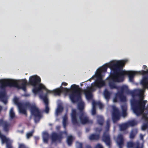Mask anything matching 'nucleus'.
Masks as SVG:
<instances>
[{
	"label": "nucleus",
	"instance_id": "obj_1",
	"mask_svg": "<svg viewBox=\"0 0 148 148\" xmlns=\"http://www.w3.org/2000/svg\"><path fill=\"white\" fill-rule=\"evenodd\" d=\"M126 62V61L123 60L122 62H118L111 66L114 69V72L112 76L114 81L118 82H122L124 80L125 75H127L130 81L132 82H133L134 76L137 73L133 71H126L123 70V67L124 66Z\"/></svg>",
	"mask_w": 148,
	"mask_h": 148
},
{
	"label": "nucleus",
	"instance_id": "obj_2",
	"mask_svg": "<svg viewBox=\"0 0 148 148\" xmlns=\"http://www.w3.org/2000/svg\"><path fill=\"white\" fill-rule=\"evenodd\" d=\"M14 103L16 104L18 108L19 112L27 116V113L25 108L29 109L32 115L34 117V120L35 122H38L42 117L41 112L35 104H32L28 102L23 104L18 102L17 98L14 99Z\"/></svg>",
	"mask_w": 148,
	"mask_h": 148
},
{
	"label": "nucleus",
	"instance_id": "obj_3",
	"mask_svg": "<svg viewBox=\"0 0 148 148\" xmlns=\"http://www.w3.org/2000/svg\"><path fill=\"white\" fill-rule=\"evenodd\" d=\"M95 76L97 79L92 84L91 86L88 87L87 89L83 90L86 98L88 100L92 98V92L96 89L95 87L100 88L105 85V82L103 80L102 75L100 73L96 74Z\"/></svg>",
	"mask_w": 148,
	"mask_h": 148
},
{
	"label": "nucleus",
	"instance_id": "obj_4",
	"mask_svg": "<svg viewBox=\"0 0 148 148\" xmlns=\"http://www.w3.org/2000/svg\"><path fill=\"white\" fill-rule=\"evenodd\" d=\"M139 99L136 100L133 98L131 100V104L134 113L137 116L142 114L145 110V107L147 101L143 100V97L139 95Z\"/></svg>",
	"mask_w": 148,
	"mask_h": 148
},
{
	"label": "nucleus",
	"instance_id": "obj_5",
	"mask_svg": "<svg viewBox=\"0 0 148 148\" xmlns=\"http://www.w3.org/2000/svg\"><path fill=\"white\" fill-rule=\"evenodd\" d=\"M71 115V121L74 125L79 126V122L77 120L78 117H79L80 123L82 124L92 123V121L89 119L88 117L85 112L78 114L76 110L72 109Z\"/></svg>",
	"mask_w": 148,
	"mask_h": 148
},
{
	"label": "nucleus",
	"instance_id": "obj_6",
	"mask_svg": "<svg viewBox=\"0 0 148 148\" xmlns=\"http://www.w3.org/2000/svg\"><path fill=\"white\" fill-rule=\"evenodd\" d=\"M21 85L18 84L17 82L11 79H2L0 80V88L5 89L6 87L9 86L14 87L18 89H22L24 91H26V86L27 84V81L26 79H22Z\"/></svg>",
	"mask_w": 148,
	"mask_h": 148
},
{
	"label": "nucleus",
	"instance_id": "obj_7",
	"mask_svg": "<svg viewBox=\"0 0 148 148\" xmlns=\"http://www.w3.org/2000/svg\"><path fill=\"white\" fill-rule=\"evenodd\" d=\"M71 88L72 91L69 97L72 102L75 103L81 99L82 90L78 85L74 84L71 86Z\"/></svg>",
	"mask_w": 148,
	"mask_h": 148
},
{
	"label": "nucleus",
	"instance_id": "obj_8",
	"mask_svg": "<svg viewBox=\"0 0 148 148\" xmlns=\"http://www.w3.org/2000/svg\"><path fill=\"white\" fill-rule=\"evenodd\" d=\"M129 90L127 86H122L121 88V91H118L115 94V97L113 99L114 101L117 102L119 100L122 102L125 101H126V98L123 93L125 92L126 94H128Z\"/></svg>",
	"mask_w": 148,
	"mask_h": 148
},
{
	"label": "nucleus",
	"instance_id": "obj_9",
	"mask_svg": "<svg viewBox=\"0 0 148 148\" xmlns=\"http://www.w3.org/2000/svg\"><path fill=\"white\" fill-rule=\"evenodd\" d=\"M121 113L118 108L114 106L112 107V119L114 123L116 122L120 119Z\"/></svg>",
	"mask_w": 148,
	"mask_h": 148
},
{
	"label": "nucleus",
	"instance_id": "obj_10",
	"mask_svg": "<svg viewBox=\"0 0 148 148\" xmlns=\"http://www.w3.org/2000/svg\"><path fill=\"white\" fill-rule=\"evenodd\" d=\"M40 77L37 75L30 76L29 78V84L34 87L39 84L41 82Z\"/></svg>",
	"mask_w": 148,
	"mask_h": 148
},
{
	"label": "nucleus",
	"instance_id": "obj_11",
	"mask_svg": "<svg viewBox=\"0 0 148 148\" xmlns=\"http://www.w3.org/2000/svg\"><path fill=\"white\" fill-rule=\"evenodd\" d=\"M70 91V89L67 88L62 87L61 89H57L54 90H47V93H52L55 95H60L62 92H65L66 93H68Z\"/></svg>",
	"mask_w": 148,
	"mask_h": 148
},
{
	"label": "nucleus",
	"instance_id": "obj_12",
	"mask_svg": "<svg viewBox=\"0 0 148 148\" xmlns=\"http://www.w3.org/2000/svg\"><path fill=\"white\" fill-rule=\"evenodd\" d=\"M128 148H143V143H140L138 141L136 142H129L127 143Z\"/></svg>",
	"mask_w": 148,
	"mask_h": 148
},
{
	"label": "nucleus",
	"instance_id": "obj_13",
	"mask_svg": "<svg viewBox=\"0 0 148 148\" xmlns=\"http://www.w3.org/2000/svg\"><path fill=\"white\" fill-rule=\"evenodd\" d=\"M2 126L3 130L5 132L8 133L11 127V124L3 119H0V126Z\"/></svg>",
	"mask_w": 148,
	"mask_h": 148
},
{
	"label": "nucleus",
	"instance_id": "obj_14",
	"mask_svg": "<svg viewBox=\"0 0 148 148\" xmlns=\"http://www.w3.org/2000/svg\"><path fill=\"white\" fill-rule=\"evenodd\" d=\"M122 62V61H116V62H114V61L112 62L111 63L107 64L103 66L101 69L97 71V73H100V74H101V72L103 71V72H106L107 71V68L109 67L110 69L113 71V73H114V69H113V68L112 66L111 65L113 64H115L117 62Z\"/></svg>",
	"mask_w": 148,
	"mask_h": 148
},
{
	"label": "nucleus",
	"instance_id": "obj_15",
	"mask_svg": "<svg viewBox=\"0 0 148 148\" xmlns=\"http://www.w3.org/2000/svg\"><path fill=\"white\" fill-rule=\"evenodd\" d=\"M51 138L52 143L55 142L57 141L61 143L63 137L62 134H58L56 132H53L51 134Z\"/></svg>",
	"mask_w": 148,
	"mask_h": 148
},
{
	"label": "nucleus",
	"instance_id": "obj_16",
	"mask_svg": "<svg viewBox=\"0 0 148 148\" xmlns=\"http://www.w3.org/2000/svg\"><path fill=\"white\" fill-rule=\"evenodd\" d=\"M102 140L106 144L110 147L111 145V142L110 135L106 131L104 132L102 138Z\"/></svg>",
	"mask_w": 148,
	"mask_h": 148
},
{
	"label": "nucleus",
	"instance_id": "obj_17",
	"mask_svg": "<svg viewBox=\"0 0 148 148\" xmlns=\"http://www.w3.org/2000/svg\"><path fill=\"white\" fill-rule=\"evenodd\" d=\"M0 138L1 139L2 143H6V148L13 147L12 145V141L9 138H7L5 136L3 135Z\"/></svg>",
	"mask_w": 148,
	"mask_h": 148
},
{
	"label": "nucleus",
	"instance_id": "obj_18",
	"mask_svg": "<svg viewBox=\"0 0 148 148\" xmlns=\"http://www.w3.org/2000/svg\"><path fill=\"white\" fill-rule=\"evenodd\" d=\"M40 97L43 100L45 103V112L48 113L49 112V102L47 97V95H40Z\"/></svg>",
	"mask_w": 148,
	"mask_h": 148
},
{
	"label": "nucleus",
	"instance_id": "obj_19",
	"mask_svg": "<svg viewBox=\"0 0 148 148\" xmlns=\"http://www.w3.org/2000/svg\"><path fill=\"white\" fill-rule=\"evenodd\" d=\"M116 142L119 148H122L124 143V139L122 134H120L118 135Z\"/></svg>",
	"mask_w": 148,
	"mask_h": 148
},
{
	"label": "nucleus",
	"instance_id": "obj_20",
	"mask_svg": "<svg viewBox=\"0 0 148 148\" xmlns=\"http://www.w3.org/2000/svg\"><path fill=\"white\" fill-rule=\"evenodd\" d=\"M100 138L99 134H92L90 135L89 137V139L90 140H97Z\"/></svg>",
	"mask_w": 148,
	"mask_h": 148
},
{
	"label": "nucleus",
	"instance_id": "obj_21",
	"mask_svg": "<svg viewBox=\"0 0 148 148\" xmlns=\"http://www.w3.org/2000/svg\"><path fill=\"white\" fill-rule=\"evenodd\" d=\"M77 107L78 109L79 110V112H77L78 114H80L85 112L84 111V104L83 102H80L78 104Z\"/></svg>",
	"mask_w": 148,
	"mask_h": 148
},
{
	"label": "nucleus",
	"instance_id": "obj_22",
	"mask_svg": "<svg viewBox=\"0 0 148 148\" xmlns=\"http://www.w3.org/2000/svg\"><path fill=\"white\" fill-rule=\"evenodd\" d=\"M113 74V73L111 74V78L112 81H111L109 82V85L111 89L116 88L117 87L114 83V82H116V81H114L113 79V76H112Z\"/></svg>",
	"mask_w": 148,
	"mask_h": 148
},
{
	"label": "nucleus",
	"instance_id": "obj_23",
	"mask_svg": "<svg viewBox=\"0 0 148 148\" xmlns=\"http://www.w3.org/2000/svg\"><path fill=\"white\" fill-rule=\"evenodd\" d=\"M138 132V129L137 128L133 129L131 131L130 135V138L131 139H133L134 138Z\"/></svg>",
	"mask_w": 148,
	"mask_h": 148
},
{
	"label": "nucleus",
	"instance_id": "obj_24",
	"mask_svg": "<svg viewBox=\"0 0 148 148\" xmlns=\"http://www.w3.org/2000/svg\"><path fill=\"white\" fill-rule=\"evenodd\" d=\"M74 139V138L72 135H70L67 136L66 142L68 145L71 146L72 145Z\"/></svg>",
	"mask_w": 148,
	"mask_h": 148
},
{
	"label": "nucleus",
	"instance_id": "obj_25",
	"mask_svg": "<svg viewBox=\"0 0 148 148\" xmlns=\"http://www.w3.org/2000/svg\"><path fill=\"white\" fill-rule=\"evenodd\" d=\"M143 88H148V81L147 77H144L141 82Z\"/></svg>",
	"mask_w": 148,
	"mask_h": 148
},
{
	"label": "nucleus",
	"instance_id": "obj_26",
	"mask_svg": "<svg viewBox=\"0 0 148 148\" xmlns=\"http://www.w3.org/2000/svg\"><path fill=\"white\" fill-rule=\"evenodd\" d=\"M121 108L122 111V114L123 116L125 117L127 115L126 111L127 107L126 105H123L121 106Z\"/></svg>",
	"mask_w": 148,
	"mask_h": 148
},
{
	"label": "nucleus",
	"instance_id": "obj_27",
	"mask_svg": "<svg viewBox=\"0 0 148 148\" xmlns=\"http://www.w3.org/2000/svg\"><path fill=\"white\" fill-rule=\"evenodd\" d=\"M97 117V122L99 125H102L104 123V119L103 117L101 116H98Z\"/></svg>",
	"mask_w": 148,
	"mask_h": 148
},
{
	"label": "nucleus",
	"instance_id": "obj_28",
	"mask_svg": "<svg viewBox=\"0 0 148 148\" xmlns=\"http://www.w3.org/2000/svg\"><path fill=\"white\" fill-rule=\"evenodd\" d=\"M49 135L48 133L45 132L43 136V141L44 143H47L48 141Z\"/></svg>",
	"mask_w": 148,
	"mask_h": 148
},
{
	"label": "nucleus",
	"instance_id": "obj_29",
	"mask_svg": "<svg viewBox=\"0 0 148 148\" xmlns=\"http://www.w3.org/2000/svg\"><path fill=\"white\" fill-rule=\"evenodd\" d=\"M128 127H133L137 125L138 122L135 120H133L127 122Z\"/></svg>",
	"mask_w": 148,
	"mask_h": 148
},
{
	"label": "nucleus",
	"instance_id": "obj_30",
	"mask_svg": "<svg viewBox=\"0 0 148 148\" xmlns=\"http://www.w3.org/2000/svg\"><path fill=\"white\" fill-rule=\"evenodd\" d=\"M104 95L105 98L107 100H109L110 94V92L107 89H106L104 92Z\"/></svg>",
	"mask_w": 148,
	"mask_h": 148
},
{
	"label": "nucleus",
	"instance_id": "obj_31",
	"mask_svg": "<svg viewBox=\"0 0 148 148\" xmlns=\"http://www.w3.org/2000/svg\"><path fill=\"white\" fill-rule=\"evenodd\" d=\"M128 127L127 123L122 124L119 126L120 130L121 131L125 130Z\"/></svg>",
	"mask_w": 148,
	"mask_h": 148
},
{
	"label": "nucleus",
	"instance_id": "obj_32",
	"mask_svg": "<svg viewBox=\"0 0 148 148\" xmlns=\"http://www.w3.org/2000/svg\"><path fill=\"white\" fill-rule=\"evenodd\" d=\"M63 108L61 105H59L56 111V114L57 115L60 113L62 112L63 110Z\"/></svg>",
	"mask_w": 148,
	"mask_h": 148
},
{
	"label": "nucleus",
	"instance_id": "obj_33",
	"mask_svg": "<svg viewBox=\"0 0 148 148\" xmlns=\"http://www.w3.org/2000/svg\"><path fill=\"white\" fill-rule=\"evenodd\" d=\"M10 118L11 119H13L15 117V113L13 111V108H11L10 110Z\"/></svg>",
	"mask_w": 148,
	"mask_h": 148
},
{
	"label": "nucleus",
	"instance_id": "obj_34",
	"mask_svg": "<svg viewBox=\"0 0 148 148\" xmlns=\"http://www.w3.org/2000/svg\"><path fill=\"white\" fill-rule=\"evenodd\" d=\"M67 120V117L66 115H65L63 117V124L64 127L65 128L66 127Z\"/></svg>",
	"mask_w": 148,
	"mask_h": 148
},
{
	"label": "nucleus",
	"instance_id": "obj_35",
	"mask_svg": "<svg viewBox=\"0 0 148 148\" xmlns=\"http://www.w3.org/2000/svg\"><path fill=\"white\" fill-rule=\"evenodd\" d=\"M38 85V89L40 90V92L42 91V90L46 89L45 86L42 84H40V83Z\"/></svg>",
	"mask_w": 148,
	"mask_h": 148
},
{
	"label": "nucleus",
	"instance_id": "obj_36",
	"mask_svg": "<svg viewBox=\"0 0 148 148\" xmlns=\"http://www.w3.org/2000/svg\"><path fill=\"white\" fill-rule=\"evenodd\" d=\"M147 128H148V123H144L142 127V129L143 130H145Z\"/></svg>",
	"mask_w": 148,
	"mask_h": 148
},
{
	"label": "nucleus",
	"instance_id": "obj_37",
	"mask_svg": "<svg viewBox=\"0 0 148 148\" xmlns=\"http://www.w3.org/2000/svg\"><path fill=\"white\" fill-rule=\"evenodd\" d=\"M5 93L4 91L0 92V99L5 97Z\"/></svg>",
	"mask_w": 148,
	"mask_h": 148
},
{
	"label": "nucleus",
	"instance_id": "obj_38",
	"mask_svg": "<svg viewBox=\"0 0 148 148\" xmlns=\"http://www.w3.org/2000/svg\"><path fill=\"white\" fill-rule=\"evenodd\" d=\"M38 89V87H34L33 90V92L35 94H36L40 92V91Z\"/></svg>",
	"mask_w": 148,
	"mask_h": 148
},
{
	"label": "nucleus",
	"instance_id": "obj_39",
	"mask_svg": "<svg viewBox=\"0 0 148 148\" xmlns=\"http://www.w3.org/2000/svg\"><path fill=\"white\" fill-rule=\"evenodd\" d=\"M34 132V130H32L31 132L28 133L27 134V138H29L30 137L33 135V134Z\"/></svg>",
	"mask_w": 148,
	"mask_h": 148
},
{
	"label": "nucleus",
	"instance_id": "obj_40",
	"mask_svg": "<svg viewBox=\"0 0 148 148\" xmlns=\"http://www.w3.org/2000/svg\"><path fill=\"white\" fill-rule=\"evenodd\" d=\"M148 117L146 114H143L142 116V119L145 121H147L148 119Z\"/></svg>",
	"mask_w": 148,
	"mask_h": 148
},
{
	"label": "nucleus",
	"instance_id": "obj_41",
	"mask_svg": "<svg viewBox=\"0 0 148 148\" xmlns=\"http://www.w3.org/2000/svg\"><path fill=\"white\" fill-rule=\"evenodd\" d=\"M97 103V106H99V108L100 109H102L103 108V105L101 102L99 101Z\"/></svg>",
	"mask_w": 148,
	"mask_h": 148
},
{
	"label": "nucleus",
	"instance_id": "obj_42",
	"mask_svg": "<svg viewBox=\"0 0 148 148\" xmlns=\"http://www.w3.org/2000/svg\"><path fill=\"white\" fill-rule=\"evenodd\" d=\"M77 148H83L82 144L79 142L77 143Z\"/></svg>",
	"mask_w": 148,
	"mask_h": 148
},
{
	"label": "nucleus",
	"instance_id": "obj_43",
	"mask_svg": "<svg viewBox=\"0 0 148 148\" xmlns=\"http://www.w3.org/2000/svg\"><path fill=\"white\" fill-rule=\"evenodd\" d=\"M92 114L93 115H95L96 114V107H92Z\"/></svg>",
	"mask_w": 148,
	"mask_h": 148
},
{
	"label": "nucleus",
	"instance_id": "obj_44",
	"mask_svg": "<svg viewBox=\"0 0 148 148\" xmlns=\"http://www.w3.org/2000/svg\"><path fill=\"white\" fill-rule=\"evenodd\" d=\"M18 148H28L23 144H19Z\"/></svg>",
	"mask_w": 148,
	"mask_h": 148
},
{
	"label": "nucleus",
	"instance_id": "obj_45",
	"mask_svg": "<svg viewBox=\"0 0 148 148\" xmlns=\"http://www.w3.org/2000/svg\"><path fill=\"white\" fill-rule=\"evenodd\" d=\"M128 94H130L133 97L135 96V93L134 91L129 90Z\"/></svg>",
	"mask_w": 148,
	"mask_h": 148
},
{
	"label": "nucleus",
	"instance_id": "obj_46",
	"mask_svg": "<svg viewBox=\"0 0 148 148\" xmlns=\"http://www.w3.org/2000/svg\"><path fill=\"white\" fill-rule=\"evenodd\" d=\"M95 148H103L102 145L99 144H97L95 146Z\"/></svg>",
	"mask_w": 148,
	"mask_h": 148
},
{
	"label": "nucleus",
	"instance_id": "obj_47",
	"mask_svg": "<svg viewBox=\"0 0 148 148\" xmlns=\"http://www.w3.org/2000/svg\"><path fill=\"white\" fill-rule=\"evenodd\" d=\"M98 102H96L95 101H93L92 102V107H96V106H97L98 105Z\"/></svg>",
	"mask_w": 148,
	"mask_h": 148
},
{
	"label": "nucleus",
	"instance_id": "obj_48",
	"mask_svg": "<svg viewBox=\"0 0 148 148\" xmlns=\"http://www.w3.org/2000/svg\"><path fill=\"white\" fill-rule=\"evenodd\" d=\"M5 97L3 98L2 99H1V100L5 104H6L7 103V101L6 99H4Z\"/></svg>",
	"mask_w": 148,
	"mask_h": 148
},
{
	"label": "nucleus",
	"instance_id": "obj_49",
	"mask_svg": "<svg viewBox=\"0 0 148 148\" xmlns=\"http://www.w3.org/2000/svg\"><path fill=\"white\" fill-rule=\"evenodd\" d=\"M144 136L143 134H140V138L141 140H143Z\"/></svg>",
	"mask_w": 148,
	"mask_h": 148
},
{
	"label": "nucleus",
	"instance_id": "obj_50",
	"mask_svg": "<svg viewBox=\"0 0 148 148\" xmlns=\"http://www.w3.org/2000/svg\"><path fill=\"white\" fill-rule=\"evenodd\" d=\"M67 83L65 82H63L62 84V85L64 86H66L67 85Z\"/></svg>",
	"mask_w": 148,
	"mask_h": 148
},
{
	"label": "nucleus",
	"instance_id": "obj_51",
	"mask_svg": "<svg viewBox=\"0 0 148 148\" xmlns=\"http://www.w3.org/2000/svg\"><path fill=\"white\" fill-rule=\"evenodd\" d=\"M102 130L101 129H99V128H97L96 129V131H98L99 132H100Z\"/></svg>",
	"mask_w": 148,
	"mask_h": 148
},
{
	"label": "nucleus",
	"instance_id": "obj_52",
	"mask_svg": "<svg viewBox=\"0 0 148 148\" xmlns=\"http://www.w3.org/2000/svg\"><path fill=\"white\" fill-rule=\"evenodd\" d=\"M146 73V71L144 70H142L140 72V73L142 74H144Z\"/></svg>",
	"mask_w": 148,
	"mask_h": 148
},
{
	"label": "nucleus",
	"instance_id": "obj_53",
	"mask_svg": "<svg viewBox=\"0 0 148 148\" xmlns=\"http://www.w3.org/2000/svg\"><path fill=\"white\" fill-rule=\"evenodd\" d=\"M86 148H92L91 146L89 145H87L86 146Z\"/></svg>",
	"mask_w": 148,
	"mask_h": 148
},
{
	"label": "nucleus",
	"instance_id": "obj_54",
	"mask_svg": "<svg viewBox=\"0 0 148 148\" xmlns=\"http://www.w3.org/2000/svg\"><path fill=\"white\" fill-rule=\"evenodd\" d=\"M3 109V107L0 106V112H1Z\"/></svg>",
	"mask_w": 148,
	"mask_h": 148
},
{
	"label": "nucleus",
	"instance_id": "obj_55",
	"mask_svg": "<svg viewBox=\"0 0 148 148\" xmlns=\"http://www.w3.org/2000/svg\"><path fill=\"white\" fill-rule=\"evenodd\" d=\"M39 137L38 136L35 137V139L36 140H37L39 139Z\"/></svg>",
	"mask_w": 148,
	"mask_h": 148
},
{
	"label": "nucleus",
	"instance_id": "obj_56",
	"mask_svg": "<svg viewBox=\"0 0 148 148\" xmlns=\"http://www.w3.org/2000/svg\"><path fill=\"white\" fill-rule=\"evenodd\" d=\"M143 68L144 69H146L147 68V66L146 65H144L143 66Z\"/></svg>",
	"mask_w": 148,
	"mask_h": 148
},
{
	"label": "nucleus",
	"instance_id": "obj_57",
	"mask_svg": "<svg viewBox=\"0 0 148 148\" xmlns=\"http://www.w3.org/2000/svg\"><path fill=\"white\" fill-rule=\"evenodd\" d=\"M90 131V129L89 128H87L86 129V131L87 132H88Z\"/></svg>",
	"mask_w": 148,
	"mask_h": 148
},
{
	"label": "nucleus",
	"instance_id": "obj_58",
	"mask_svg": "<svg viewBox=\"0 0 148 148\" xmlns=\"http://www.w3.org/2000/svg\"><path fill=\"white\" fill-rule=\"evenodd\" d=\"M95 76V75H94V76H92V77H91L89 79V80L90 81V79H93V78H94V77Z\"/></svg>",
	"mask_w": 148,
	"mask_h": 148
},
{
	"label": "nucleus",
	"instance_id": "obj_59",
	"mask_svg": "<svg viewBox=\"0 0 148 148\" xmlns=\"http://www.w3.org/2000/svg\"><path fill=\"white\" fill-rule=\"evenodd\" d=\"M145 109L146 110L148 109V105H147V107L146 108H145Z\"/></svg>",
	"mask_w": 148,
	"mask_h": 148
},
{
	"label": "nucleus",
	"instance_id": "obj_60",
	"mask_svg": "<svg viewBox=\"0 0 148 148\" xmlns=\"http://www.w3.org/2000/svg\"><path fill=\"white\" fill-rule=\"evenodd\" d=\"M3 134H2L1 133V131H0V137Z\"/></svg>",
	"mask_w": 148,
	"mask_h": 148
},
{
	"label": "nucleus",
	"instance_id": "obj_61",
	"mask_svg": "<svg viewBox=\"0 0 148 148\" xmlns=\"http://www.w3.org/2000/svg\"><path fill=\"white\" fill-rule=\"evenodd\" d=\"M147 72H148V70H147Z\"/></svg>",
	"mask_w": 148,
	"mask_h": 148
}]
</instances>
